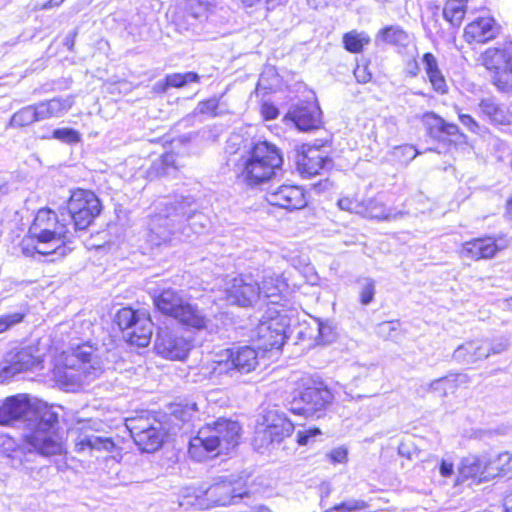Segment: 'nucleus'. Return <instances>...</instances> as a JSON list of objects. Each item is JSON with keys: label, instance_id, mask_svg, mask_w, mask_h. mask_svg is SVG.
<instances>
[{"label": "nucleus", "instance_id": "55", "mask_svg": "<svg viewBox=\"0 0 512 512\" xmlns=\"http://www.w3.org/2000/svg\"><path fill=\"white\" fill-rule=\"evenodd\" d=\"M261 114L265 120H273L278 117L279 110L273 104L265 102L261 105Z\"/></svg>", "mask_w": 512, "mask_h": 512}, {"label": "nucleus", "instance_id": "41", "mask_svg": "<svg viewBox=\"0 0 512 512\" xmlns=\"http://www.w3.org/2000/svg\"><path fill=\"white\" fill-rule=\"evenodd\" d=\"M213 0H186L185 9L195 19H202L207 16Z\"/></svg>", "mask_w": 512, "mask_h": 512}, {"label": "nucleus", "instance_id": "56", "mask_svg": "<svg viewBox=\"0 0 512 512\" xmlns=\"http://www.w3.org/2000/svg\"><path fill=\"white\" fill-rule=\"evenodd\" d=\"M329 458L333 463H344L347 460V449L344 447L334 448L329 453Z\"/></svg>", "mask_w": 512, "mask_h": 512}, {"label": "nucleus", "instance_id": "57", "mask_svg": "<svg viewBox=\"0 0 512 512\" xmlns=\"http://www.w3.org/2000/svg\"><path fill=\"white\" fill-rule=\"evenodd\" d=\"M437 127L440 131L448 135H456L458 133V126L453 123H447L442 118L436 117Z\"/></svg>", "mask_w": 512, "mask_h": 512}, {"label": "nucleus", "instance_id": "38", "mask_svg": "<svg viewBox=\"0 0 512 512\" xmlns=\"http://www.w3.org/2000/svg\"><path fill=\"white\" fill-rule=\"evenodd\" d=\"M370 43V37L365 32L352 30L343 36V44L347 51L351 53H360L364 46Z\"/></svg>", "mask_w": 512, "mask_h": 512}, {"label": "nucleus", "instance_id": "3", "mask_svg": "<svg viewBox=\"0 0 512 512\" xmlns=\"http://www.w3.org/2000/svg\"><path fill=\"white\" fill-rule=\"evenodd\" d=\"M103 365L89 344H82L61 354L54 368L56 381L66 389H73L98 377Z\"/></svg>", "mask_w": 512, "mask_h": 512}, {"label": "nucleus", "instance_id": "5", "mask_svg": "<svg viewBox=\"0 0 512 512\" xmlns=\"http://www.w3.org/2000/svg\"><path fill=\"white\" fill-rule=\"evenodd\" d=\"M283 163L282 155L276 145L260 141L253 145L250 152L237 164V176L245 184L256 186L269 181Z\"/></svg>", "mask_w": 512, "mask_h": 512}, {"label": "nucleus", "instance_id": "12", "mask_svg": "<svg viewBox=\"0 0 512 512\" xmlns=\"http://www.w3.org/2000/svg\"><path fill=\"white\" fill-rule=\"evenodd\" d=\"M223 299L230 305L252 307L261 299L258 280L252 274H239L224 280Z\"/></svg>", "mask_w": 512, "mask_h": 512}, {"label": "nucleus", "instance_id": "49", "mask_svg": "<svg viewBox=\"0 0 512 512\" xmlns=\"http://www.w3.org/2000/svg\"><path fill=\"white\" fill-rule=\"evenodd\" d=\"M494 83L503 92H512V60L506 70H502L494 77Z\"/></svg>", "mask_w": 512, "mask_h": 512}, {"label": "nucleus", "instance_id": "10", "mask_svg": "<svg viewBox=\"0 0 512 512\" xmlns=\"http://www.w3.org/2000/svg\"><path fill=\"white\" fill-rule=\"evenodd\" d=\"M333 394L322 383L309 380L291 403V412L305 417L320 418L331 405Z\"/></svg>", "mask_w": 512, "mask_h": 512}, {"label": "nucleus", "instance_id": "33", "mask_svg": "<svg viewBox=\"0 0 512 512\" xmlns=\"http://www.w3.org/2000/svg\"><path fill=\"white\" fill-rule=\"evenodd\" d=\"M375 42L377 45L385 43L390 45L406 46L409 42V36L400 26L391 25L378 32L375 37Z\"/></svg>", "mask_w": 512, "mask_h": 512}, {"label": "nucleus", "instance_id": "17", "mask_svg": "<svg viewBox=\"0 0 512 512\" xmlns=\"http://www.w3.org/2000/svg\"><path fill=\"white\" fill-rule=\"evenodd\" d=\"M192 344L168 329H160L155 340L157 354L171 360H183L189 353Z\"/></svg>", "mask_w": 512, "mask_h": 512}, {"label": "nucleus", "instance_id": "4", "mask_svg": "<svg viewBox=\"0 0 512 512\" xmlns=\"http://www.w3.org/2000/svg\"><path fill=\"white\" fill-rule=\"evenodd\" d=\"M241 427L238 422L220 418L201 427L197 435L189 442V454L196 461H204L213 453H228L234 449L240 438Z\"/></svg>", "mask_w": 512, "mask_h": 512}, {"label": "nucleus", "instance_id": "46", "mask_svg": "<svg viewBox=\"0 0 512 512\" xmlns=\"http://www.w3.org/2000/svg\"><path fill=\"white\" fill-rule=\"evenodd\" d=\"M25 315L26 313L22 310L0 315V334L21 323L24 320Z\"/></svg>", "mask_w": 512, "mask_h": 512}, {"label": "nucleus", "instance_id": "22", "mask_svg": "<svg viewBox=\"0 0 512 512\" xmlns=\"http://www.w3.org/2000/svg\"><path fill=\"white\" fill-rule=\"evenodd\" d=\"M287 288L288 285L282 276L268 272L263 276L262 285L260 286L261 298L264 297L268 300V307L284 309V305L280 302Z\"/></svg>", "mask_w": 512, "mask_h": 512}, {"label": "nucleus", "instance_id": "48", "mask_svg": "<svg viewBox=\"0 0 512 512\" xmlns=\"http://www.w3.org/2000/svg\"><path fill=\"white\" fill-rule=\"evenodd\" d=\"M453 380L449 377L436 379L422 386L425 392L437 393L439 396H445L449 388L452 387Z\"/></svg>", "mask_w": 512, "mask_h": 512}, {"label": "nucleus", "instance_id": "43", "mask_svg": "<svg viewBox=\"0 0 512 512\" xmlns=\"http://www.w3.org/2000/svg\"><path fill=\"white\" fill-rule=\"evenodd\" d=\"M322 431L317 427H307L297 431V443L300 446L313 445L320 440Z\"/></svg>", "mask_w": 512, "mask_h": 512}, {"label": "nucleus", "instance_id": "61", "mask_svg": "<svg viewBox=\"0 0 512 512\" xmlns=\"http://www.w3.org/2000/svg\"><path fill=\"white\" fill-rule=\"evenodd\" d=\"M354 75L360 83H367L371 79V74L366 71L365 67L357 66L354 70Z\"/></svg>", "mask_w": 512, "mask_h": 512}, {"label": "nucleus", "instance_id": "64", "mask_svg": "<svg viewBox=\"0 0 512 512\" xmlns=\"http://www.w3.org/2000/svg\"><path fill=\"white\" fill-rule=\"evenodd\" d=\"M168 88H170V86L168 85V80L166 77L165 80L158 81L154 84L153 91L156 93H164Z\"/></svg>", "mask_w": 512, "mask_h": 512}, {"label": "nucleus", "instance_id": "60", "mask_svg": "<svg viewBox=\"0 0 512 512\" xmlns=\"http://www.w3.org/2000/svg\"><path fill=\"white\" fill-rule=\"evenodd\" d=\"M396 151L401 152L402 155L405 156L407 160H413L418 154L417 150L411 145H404L398 147Z\"/></svg>", "mask_w": 512, "mask_h": 512}, {"label": "nucleus", "instance_id": "39", "mask_svg": "<svg viewBox=\"0 0 512 512\" xmlns=\"http://www.w3.org/2000/svg\"><path fill=\"white\" fill-rule=\"evenodd\" d=\"M142 315L129 307H125L117 312L115 321L121 330L129 332L135 327L136 322L142 318Z\"/></svg>", "mask_w": 512, "mask_h": 512}, {"label": "nucleus", "instance_id": "52", "mask_svg": "<svg viewBox=\"0 0 512 512\" xmlns=\"http://www.w3.org/2000/svg\"><path fill=\"white\" fill-rule=\"evenodd\" d=\"M399 321H385L377 326V334L386 339H393L398 335Z\"/></svg>", "mask_w": 512, "mask_h": 512}, {"label": "nucleus", "instance_id": "53", "mask_svg": "<svg viewBox=\"0 0 512 512\" xmlns=\"http://www.w3.org/2000/svg\"><path fill=\"white\" fill-rule=\"evenodd\" d=\"M317 335L315 339L320 344L330 343L334 339V332L330 325L320 321L316 322Z\"/></svg>", "mask_w": 512, "mask_h": 512}, {"label": "nucleus", "instance_id": "16", "mask_svg": "<svg viewBox=\"0 0 512 512\" xmlns=\"http://www.w3.org/2000/svg\"><path fill=\"white\" fill-rule=\"evenodd\" d=\"M510 243L511 241L502 235L475 238L462 244L460 254L461 257L473 261L492 259Z\"/></svg>", "mask_w": 512, "mask_h": 512}, {"label": "nucleus", "instance_id": "24", "mask_svg": "<svg viewBox=\"0 0 512 512\" xmlns=\"http://www.w3.org/2000/svg\"><path fill=\"white\" fill-rule=\"evenodd\" d=\"M178 312L175 319L188 327L196 330H208L209 332L215 330L211 320L196 305L189 303L187 300Z\"/></svg>", "mask_w": 512, "mask_h": 512}, {"label": "nucleus", "instance_id": "14", "mask_svg": "<svg viewBox=\"0 0 512 512\" xmlns=\"http://www.w3.org/2000/svg\"><path fill=\"white\" fill-rule=\"evenodd\" d=\"M37 352L33 346L16 347L8 351L0 362V379L6 381L19 373L38 368L41 359Z\"/></svg>", "mask_w": 512, "mask_h": 512}, {"label": "nucleus", "instance_id": "62", "mask_svg": "<svg viewBox=\"0 0 512 512\" xmlns=\"http://www.w3.org/2000/svg\"><path fill=\"white\" fill-rule=\"evenodd\" d=\"M398 454L407 459H411L412 457V449L410 445L406 442H401L398 446Z\"/></svg>", "mask_w": 512, "mask_h": 512}, {"label": "nucleus", "instance_id": "8", "mask_svg": "<svg viewBox=\"0 0 512 512\" xmlns=\"http://www.w3.org/2000/svg\"><path fill=\"white\" fill-rule=\"evenodd\" d=\"M290 320L285 309L268 307L259 323L252 330V338L258 342L260 349L270 351L280 349L286 338V328Z\"/></svg>", "mask_w": 512, "mask_h": 512}, {"label": "nucleus", "instance_id": "50", "mask_svg": "<svg viewBox=\"0 0 512 512\" xmlns=\"http://www.w3.org/2000/svg\"><path fill=\"white\" fill-rule=\"evenodd\" d=\"M367 508V504L362 500L350 499L340 504L335 505L332 508L325 510L324 512H355L364 510Z\"/></svg>", "mask_w": 512, "mask_h": 512}, {"label": "nucleus", "instance_id": "6", "mask_svg": "<svg viewBox=\"0 0 512 512\" xmlns=\"http://www.w3.org/2000/svg\"><path fill=\"white\" fill-rule=\"evenodd\" d=\"M258 366V353L250 346L221 350L214 359L201 367V374L208 379L218 380L222 376L248 374Z\"/></svg>", "mask_w": 512, "mask_h": 512}, {"label": "nucleus", "instance_id": "13", "mask_svg": "<svg viewBox=\"0 0 512 512\" xmlns=\"http://www.w3.org/2000/svg\"><path fill=\"white\" fill-rule=\"evenodd\" d=\"M125 425L135 444L143 452H154L161 447L165 433L160 422L155 419L135 417L126 419Z\"/></svg>", "mask_w": 512, "mask_h": 512}, {"label": "nucleus", "instance_id": "31", "mask_svg": "<svg viewBox=\"0 0 512 512\" xmlns=\"http://www.w3.org/2000/svg\"><path fill=\"white\" fill-rule=\"evenodd\" d=\"M152 326L151 320L145 315H142V318L136 322L135 327L129 332H126L125 336L127 337V341L138 347H146L151 340Z\"/></svg>", "mask_w": 512, "mask_h": 512}, {"label": "nucleus", "instance_id": "2", "mask_svg": "<svg viewBox=\"0 0 512 512\" xmlns=\"http://www.w3.org/2000/svg\"><path fill=\"white\" fill-rule=\"evenodd\" d=\"M29 234L30 240L34 243L33 251L40 255L64 257L71 250L67 243L71 241L73 233L63 213L59 218L49 208L38 210L29 228Z\"/></svg>", "mask_w": 512, "mask_h": 512}, {"label": "nucleus", "instance_id": "7", "mask_svg": "<svg viewBox=\"0 0 512 512\" xmlns=\"http://www.w3.org/2000/svg\"><path fill=\"white\" fill-rule=\"evenodd\" d=\"M55 434L59 442V450L55 452H45L40 444L36 445L28 438V431L23 433L22 443H17L13 438L7 435H0V453L5 456L12 467L16 469H30L31 464L38 455L50 456L61 454L64 451L63 437L55 426Z\"/></svg>", "mask_w": 512, "mask_h": 512}, {"label": "nucleus", "instance_id": "54", "mask_svg": "<svg viewBox=\"0 0 512 512\" xmlns=\"http://www.w3.org/2000/svg\"><path fill=\"white\" fill-rule=\"evenodd\" d=\"M218 101L215 98L201 101L198 103L195 112L199 114L217 116Z\"/></svg>", "mask_w": 512, "mask_h": 512}, {"label": "nucleus", "instance_id": "30", "mask_svg": "<svg viewBox=\"0 0 512 512\" xmlns=\"http://www.w3.org/2000/svg\"><path fill=\"white\" fill-rule=\"evenodd\" d=\"M512 60V55L505 49L489 48L481 56L482 64L498 75L500 71L506 70Z\"/></svg>", "mask_w": 512, "mask_h": 512}, {"label": "nucleus", "instance_id": "37", "mask_svg": "<svg viewBox=\"0 0 512 512\" xmlns=\"http://www.w3.org/2000/svg\"><path fill=\"white\" fill-rule=\"evenodd\" d=\"M299 165L302 167L303 172L307 173L309 176L316 175L324 167V158L320 155L318 149H309L308 152L302 156Z\"/></svg>", "mask_w": 512, "mask_h": 512}, {"label": "nucleus", "instance_id": "18", "mask_svg": "<svg viewBox=\"0 0 512 512\" xmlns=\"http://www.w3.org/2000/svg\"><path fill=\"white\" fill-rule=\"evenodd\" d=\"M265 428L257 432L256 439L262 438L266 444L280 442L283 438L291 435L294 424L286 417L284 412L269 410L264 416Z\"/></svg>", "mask_w": 512, "mask_h": 512}, {"label": "nucleus", "instance_id": "29", "mask_svg": "<svg viewBox=\"0 0 512 512\" xmlns=\"http://www.w3.org/2000/svg\"><path fill=\"white\" fill-rule=\"evenodd\" d=\"M185 299L175 290L166 289L154 298V304L163 314L176 318L178 310H181Z\"/></svg>", "mask_w": 512, "mask_h": 512}, {"label": "nucleus", "instance_id": "42", "mask_svg": "<svg viewBox=\"0 0 512 512\" xmlns=\"http://www.w3.org/2000/svg\"><path fill=\"white\" fill-rule=\"evenodd\" d=\"M358 284L360 285V302L363 305L370 304L375 295V281L369 277H363L358 279Z\"/></svg>", "mask_w": 512, "mask_h": 512}, {"label": "nucleus", "instance_id": "45", "mask_svg": "<svg viewBox=\"0 0 512 512\" xmlns=\"http://www.w3.org/2000/svg\"><path fill=\"white\" fill-rule=\"evenodd\" d=\"M364 202L359 201L354 196H343L338 199L337 206L343 211L355 213L362 216L364 210Z\"/></svg>", "mask_w": 512, "mask_h": 512}, {"label": "nucleus", "instance_id": "58", "mask_svg": "<svg viewBox=\"0 0 512 512\" xmlns=\"http://www.w3.org/2000/svg\"><path fill=\"white\" fill-rule=\"evenodd\" d=\"M459 120L462 123V125H464L469 131L477 132L479 130V125L470 115L460 113Z\"/></svg>", "mask_w": 512, "mask_h": 512}, {"label": "nucleus", "instance_id": "34", "mask_svg": "<svg viewBox=\"0 0 512 512\" xmlns=\"http://www.w3.org/2000/svg\"><path fill=\"white\" fill-rule=\"evenodd\" d=\"M364 203L365 211H363L362 216L366 218L377 220H391L396 219L398 216L402 215L401 212L393 214L391 209L386 208L382 202H379L375 199H369Z\"/></svg>", "mask_w": 512, "mask_h": 512}, {"label": "nucleus", "instance_id": "21", "mask_svg": "<svg viewBox=\"0 0 512 512\" xmlns=\"http://www.w3.org/2000/svg\"><path fill=\"white\" fill-rule=\"evenodd\" d=\"M287 117L301 131L317 129L321 125V111L315 103H303L289 111Z\"/></svg>", "mask_w": 512, "mask_h": 512}, {"label": "nucleus", "instance_id": "23", "mask_svg": "<svg viewBox=\"0 0 512 512\" xmlns=\"http://www.w3.org/2000/svg\"><path fill=\"white\" fill-rule=\"evenodd\" d=\"M453 359L461 364H474L487 359L486 340L483 338L466 341L453 352Z\"/></svg>", "mask_w": 512, "mask_h": 512}, {"label": "nucleus", "instance_id": "26", "mask_svg": "<svg viewBox=\"0 0 512 512\" xmlns=\"http://www.w3.org/2000/svg\"><path fill=\"white\" fill-rule=\"evenodd\" d=\"M459 472L463 478H479V481L489 479L488 456L468 455L464 457L461 461Z\"/></svg>", "mask_w": 512, "mask_h": 512}, {"label": "nucleus", "instance_id": "1", "mask_svg": "<svg viewBox=\"0 0 512 512\" xmlns=\"http://www.w3.org/2000/svg\"><path fill=\"white\" fill-rule=\"evenodd\" d=\"M20 424L28 431V438L45 452L59 450L55 426L58 415L47 405L32 406L27 397L16 395L9 397L0 406V425Z\"/></svg>", "mask_w": 512, "mask_h": 512}, {"label": "nucleus", "instance_id": "40", "mask_svg": "<svg viewBox=\"0 0 512 512\" xmlns=\"http://www.w3.org/2000/svg\"><path fill=\"white\" fill-rule=\"evenodd\" d=\"M512 462V455L509 452L498 454L495 458L488 457V476L494 478L505 471Z\"/></svg>", "mask_w": 512, "mask_h": 512}, {"label": "nucleus", "instance_id": "11", "mask_svg": "<svg viewBox=\"0 0 512 512\" xmlns=\"http://www.w3.org/2000/svg\"><path fill=\"white\" fill-rule=\"evenodd\" d=\"M171 207L167 209L165 214H158L151 218L149 223V241L153 245H160L162 242H167L170 240V236L173 232V217H183L187 219H192L193 222L191 225L196 223L202 224V220L204 216L201 213H193L190 214V210L187 209V206L190 205L189 198H183L180 202L175 204L170 203Z\"/></svg>", "mask_w": 512, "mask_h": 512}, {"label": "nucleus", "instance_id": "63", "mask_svg": "<svg viewBox=\"0 0 512 512\" xmlns=\"http://www.w3.org/2000/svg\"><path fill=\"white\" fill-rule=\"evenodd\" d=\"M65 0H48L45 3L37 7L40 10H48L55 7H59Z\"/></svg>", "mask_w": 512, "mask_h": 512}, {"label": "nucleus", "instance_id": "28", "mask_svg": "<svg viewBox=\"0 0 512 512\" xmlns=\"http://www.w3.org/2000/svg\"><path fill=\"white\" fill-rule=\"evenodd\" d=\"M208 499L213 501L215 505L226 506L234 504L236 499H240L247 495L246 492L236 493V489L229 481L216 483L206 491Z\"/></svg>", "mask_w": 512, "mask_h": 512}, {"label": "nucleus", "instance_id": "19", "mask_svg": "<svg viewBox=\"0 0 512 512\" xmlns=\"http://www.w3.org/2000/svg\"><path fill=\"white\" fill-rule=\"evenodd\" d=\"M265 198L270 205L287 210H298L307 205L303 189L294 185H282L270 190Z\"/></svg>", "mask_w": 512, "mask_h": 512}, {"label": "nucleus", "instance_id": "32", "mask_svg": "<svg viewBox=\"0 0 512 512\" xmlns=\"http://www.w3.org/2000/svg\"><path fill=\"white\" fill-rule=\"evenodd\" d=\"M479 108L482 114L494 124L504 125L510 122L511 115L506 108L499 105L491 98L483 99L479 103Z\"/></svg>", "mask_w": 512, "mask_h": 512}, {"label": "nucleus", "instance_id": "25", "mask_svg": "<svg viewBox=\"0 0 512 512\" xmlns=\"http://www.w3.org/2000/svg\"><path fill=\"white\" fill-rule=\"evenodd\" d=\"M74 104L72 96L65 98H52L50 100L39 102L36 105L40 121L59 118L67 113Z\"/></svg>", "mask_w": 512, "mask_h": 512}, {"label": "nucleus", "instance_id": "15", "mask_svg": "<svg viewBox=\"0 0 512 512\" xmlns=\"http://www.w3.org/2000/svg\"><path fill=\"white\" fill-rule=\"evenodd\" d=\"M92 421H82L72 429L71 435L78 453L112 452L116 447L112 438L104 436L94 427Z\"/></svg>", "mask_w": 512, "mask_h": 512}, {"label": "nucleus", "instance_id": "27", "mask_svg": "<svg viewBox=\"0 0 512 512\" xmlns=\"http://www.w3.org/2000/svg\"><path fill=\"white\" fill-rule=\"evenodd\" d=\"M422 65L433 90L441 95L446 94L448 92L447 81L439 68L436 57L430 52L425 53L422 57Z\"/></svg>", "mask_w": 512, "mask_h": 512}, {"label": "nucleus", "instance_id": "47", "mask_svg": "<svg viewBox=\"0 0 512 512\" xmlns=\"http://www.w3.org/2000/svg\"><path fill=\"white\" fill-rule=\"evenodd\" d=\"M486 340L487 358L491 355L501 354L508 350L510 343L506 336H498Z\"/></svg>", "mask_w": 512, "mask_h": 512}, {"label": "nucleus", "instance_id": "35", "mask_svg": "<svg viewBox=\"0 0 512 512\" xmlns=\"http://www.w3.org/2000/svg\"><path fill=\"white\" fill-rule=\"evenodd\" d=\"M37 121H40V119L38 116L36 105L35 104L28 105V106L21 108L20 110H18L17 112H15L12 115V117L8 123V127H11V128L27 127Z\"/></svg>", "mask_w": 512, "mask_h": 512}, {"label": "nucleus", "instance_id": "59", "mask_svg": "<svg viewBox=\"0 0 512 512\" xmlns=\"http://www.w3.org/2000/svg\"><path fill=\"white\" fill-rule=\"evenodd\" d=\"M440 474L443 477H450L454 473V465L448 460H442L439 467Z\"/></svg>", "mask_w": 512, "mask_h": 512}, {"label": "nucleus", "instance_id": "9", "mask_svg": "<svg viewBox=\"0 0 512 512\" xmlns=\"http://www.w3.org/2000/svg\"><path fill=\"white\" fill-rule=\"evenodd\" d=\"M101 209V202L94 192L84 189L74 190L67 202L68 213L65 215L70 229L86 230L100 214Z\"/></svg>", "mask_w": 512, "mask_h": 512}, {"label": "nucleus", "instance_id": "51", "mask_svg": "<svg viewBox=\"0 0 512 512\" xmlns=\"http://www.w3.org/2000/svg\"><path fill=\"white\" fill-rule=\"evenodd\" d=\"M52 138L67 144L77 143L81 140L79 132L72 128L55 129L53 131Z\"/></svg>", "mask_w": 512, "mask_h": 512}, {"label": "nucleus", "instance_id": "20", "mask_svg": "<svg viewBox=\"0 0 512 512\" xmlns=\"http://www.w3.org/2000/svg\"><path fill=\"white\" fill-rule=\"evenodd\" d=\"M499 33V26L490 16L478 17L466 25L464 39L466 42L486 43L494 39Z\"/></svg>", "mask_w": 512, "mask_h": 512}, {"label": "nucleus", "instance_id": "36", "mask_svg": "<svg viewBox=\"0 0 512 512\" xmlns=\"http://www.w3.org/2000/svg\"><path fill=\"white\" fill-rule=\"evenodd\" d=\"M466 13L465 0H448L443 8V16L452 26H460Z\"/></svg>", "mask_w": 512, "mask_h": 512}, {"label": "nucleus", "instance_id": "44", "mask_svg": "<svg viewBox=\"0 0 512 512\" xmlns=\"http://www.w3.org/2000/svg\"><path fill=\"white\" fill-rule=\"evenodd\" d=\"M168 85L174 88H181L188 83L199 82L200 76L195 72L173 73L166 76Z\"/></svg>", "mask_w": 512, "mask_h": 512}]
</instances>
